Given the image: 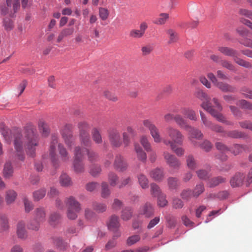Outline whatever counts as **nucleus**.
Instances as JSON below:
<instances>
[{
  "mask_svg": "<svg viewBox=\"0 0 252 252\" xmlns=\"http://www.w3.org/2000/svg\"><path fill=\"white\" fill-rule=\"evenodd\" d=\"M2 134L7 143H10L13 139L16 155L19 159L23 160L25 158L24 144L27 155L32 158L35 156L39 138L36 129L33 126H28L25 127L24 136L18 129L3 131Z\"/></svg>",
  "mask_w": 252,
  "mask_h": 252,
  "instance_id": "1",
  "label": "nucleus"
},
{
  "mask_svg": "<svg viewBox=\"0 0 252 252\" xmlns=\"http://www.w3.org/2000/svg\"><path fill=\"white\" fill-rule=\"evenodd\" d=\"M57 146L58 147L60 157L63 161H68L70 158L64 146L61 143H59L58 136L56 134H52L49 152L50 160L55 166L58 164L59 161L58 156L56 153Z\"/></svg>",
  "mask_w": 252,
  "mask_h": 252,
  "instance_id": "2",
  "label": "nucleus"
},
{
  "mask_svg": "<svg viewBox=\"0 0 252 252\" xmlns=\"http://www.w3.org/2000/svg\"><path fill=\"white\" fill-rule=\"evenodd\" d=\"M166 134L170 139L163 138V143L166 146H171V144L168 142L172 143L173 144L182 145L184 140V135L178 129L171 126H168L166 128Z\"/></svg>",
  "mask_w": 252,
  "mask_h": 252,
  "instance_id": "3",
  "label": "nucleus"
},
{
  "mask_svg": "<svg viewBox=\"0 0 252 252\" xmlns=\"http://www.w3.org/2000/svg\"><path fill=\"white\" fill-rule=\"evenodd\" d=\"M213 101L214 104L216 105V108H217V110H215V109H211L207 107V105L205 104H203L202 108L209 113L218 121L225 123L228 125H232L233 124L230 121H226L223 115L219 112L222 110V107L220 104L219 103L218 99L216 98H214L213 99Z\"/></svg>",
  "mask_w": 252,
  "mask_h": 252,
  "instance_id": "4",
  "label": "nucleus"
},
{
  "mask_svg": "<svg viewBox=\"0 0 252 252\" xmlns=\"http://www.w3.org/2000/svg\"><path fill=\"white\" fill-rule=\"evenodd\" d=\"M81 150L80 146L75 147L74 150L73 168L74 171L77 173H82L85 171L84 164L82 161L83 154L82 152H80Z\"/></svg>",
  "mask_w": 252,
  "mask_h": 252,
  "instance_id": "5",
  "label": "nucleus"
},
{
  "mask_svg": "<svg viewBox=\"0 0 252 252\" xmlns=\"http://www.w3.org/2000/svg\"><path fill=\"white\" fill-rule=\"evenodd\" d=\"M108 136L110 144L113 147L119 148L123 143L119 130L115 127H110L107 130Z\"/></svg>",
  "mask_w": 252,
  "mask_h": 252,
  "instance_id": "6",
  "label": "nucleus"
},
{
  "mask_svg": "<svg viewBox=\"0 0 252 252\" xmlns=\"http://www.w3.org/2000/svg\"><path fill=\"white\" fill-rule=\"evenodd\" d=\"M72 126L66 124L61 129V133L64 143L68 148H71L74 145L75 138L72 133Z\"/></svg>",
  "mask_w": 252,
  "mask_h": 252,
  "instance_id": "7",
  "label": "nucleus"
},
{
  "mask_svg": "<svg viewBox=\"0 0 252 252\" xmlns=\"http://www.w3.org/2000/svg\"><path fill=\"white\" fill-rule=\"evenodd\" d=\"M142 123L143 126L149 130L155 142L157 143L163 142V139L160 135L159 129L152 121L146 119L143 120Z\"/></svg>",
  "mask_w": 252,
  "mask_h": 252,
  "instance_id": "8",
  "label": "nucleus"
},
{
  "mask_svg": "<svg viewBox=\"0 0 252 252\" xmlns=\"http://www.w3.org/2000/svg\"><path fill=\"white\" fill-rule=\"evenodd\" d=\"M163 157L166 163L171 168L179 169L180 168L181 163L175 155L165 151L163 153Z\"/></svg>",
  "mask_w": 252,
  "mask_h": 252,
  "instance_id": "9",
  "label": "nucleus"
},
{
  "mask_svg": "<svg viewBox=\"0 0 252 252\" xmlns=\"http://www.w3.org/2000/svg\"><path fill=\"white\" fill-rule=\"evenodd\" d=\"M6 6H5L1 8V14L5 15L9 14L11 16L16 13L20 8V0H13L12 3V8H11V0H6Z\"/></svg>",
  "mask_w": 252,
  "mask_h": 252,
  "instance_id": "10",
  "label": "nucleus"
},
{
  "mask_svg": "<svg viewBox=\"0 0 252 252\" xmlns=\"http://www.w3.org/2000/svg\"><path fill=\"white\" fill-rule=\"evenodd\" d=\"M148 28L147 23L145 21L142 22L139 25V29H132L130 31L129 36L134 39L141 38L144 35Z\"/></svg>",
  "mask_w": 252,
  "mask_h": 252,
  "instance_id": "11",
  "label": "nucleus"
},
{
  "mask_svg": "<svg viewBox=\"0 0 252 252\" xmlns=\"http://www.w3.org/2000/svg\"><path fill=\"white\" fill-rule=\"evenodd\" d=\"M16 234L20 240H26L28 237V232L26 229V223L24 220H19L16 224Z\"/></svg>",
  "mask_w": 252,
  "mask_h": 252,
  "instance_id": "12",
  "label": "nucleus"
},
{
  "mask_svg": "<svg viewBox=\"0 0 252 252\" xmlns=\"http://www.w3.org/2000/svg\"><path fill=\"white\" fill-rule=\"evenodd\" d=\"M186 130L187 131L189 134V139L191 142V143L195 147H196L197 146V142L193 139H201L203 137V133L200 130L192 127L190 126V128H187Z\"/></svg>",
  "mask_w": 252,
  "mask_h": 252,
  "instance_id": "13",
  "label": "nucleus"
},
{
  "mask_svg": "<svg viewBox=\"0 0 252 252\" xmlns=\"http://www.w3.org/2000/svg\"><path fill=\"white\" fill-rule=\"evenodd\" d=\"M194 95L196 97L203 101L201 104V107L202 108L203 104H206L207 107L211 109H215V108H216V105L215 104V105L213 106L212 105L210 101V98L209 97L207 94L204 92L202 90H196L194 93Z\"/></svg>",
  "mask_w": 252,
  "mask_h": 252,
  "instance_id": "14",
  "label": "nucleus"
},
{
  "mask_svg": "<svg viewBox=\"0 0 252 252\" xmlns=\"http://www.w3.org/2000/svg\"><path fill=\"white\" fill-rule=\"evenodd\" d=\"M126 130L123 133V144L125 147L128 146L130 143L131 138H133L137 135L135 129L130 126H127Z\"/></svg>",
  "mask_w": 252,
  "mask_h": 252,
  "instance_id": "15",
  "label": "nucleus"
},
{
  "mask_svg": "<svg viewBox=\"0 0 252 252\" xmlns=\"http://www.w3.org/2000/svg\"><path fill=\"white\" fill-rule=\"evenodd\" d=\"M114 168L117 171L123 172L126 170L127 164L121 155H118L116 156L113 164Z\"/></svg>",
  "mask_w": 252,
  "mask_h": 252,
  "instance_id": "16",
  "label": "nucleus"
},
{
  "mask_svg": "<svg viewBox=\"0 0 252 252\" xmlns=\"http://www.w3.org/2000/svg\"><path fill=\"white\" fill-rule=\"evenodd\" d=\"M64 203L67 208L74 209L76 211H80L81 210V204L73 196L66 197Z\"/></svg>",
  "mask_w": 252,
  "mask_h": 252,
  "instance_id": "17",
  "label": "nucleus"
},
{
  "mask_svg": "<svg viewBox=\"0 0 252 252\" xmlns=\"http://www.w3.org/2000/svg\"><path fill=\"white\" fill-rule=\"evenodd\" d=\"M33 216L34 219L38 220L41 223L43 222L46 219L45 208L43 207L36 208L33 212Z\"/></svg>",
  "mask_w": 252,
  "mask_h": 252,
  "instance_id": "18",
  "label": "nucleus"
},
{
  "mask_svg": "<svg viewBox=\"0 0 252 252\" xmlns=\"http://www.w3.org/2000/svg\"><path fill=\"white\" fill-rule=\"evenodd\" d=\"M139 213L147 218L152 217L154 214V209L153 205L150 203H146L140 208Z\"/></svg>",
  "mask_w": 252,
  "mask_h": 252,
  "instance_id": "19",
  "label": "nucleus"
},
{
  "mask_svg": "<svg viewBox=\"0 0 252 252\" xmlns=\"http://www.w3.org/2000/svg\"><path fill=\"white\" fill-rule=\"evenodd\" d=\"M10 228L9 219L7 216L4 214H0V231H8Z\"/></svg>",
  "mask_w": 252,
  "mask_h": 252,
  "instance_id": "20",
  "label": "nucleus"
},
{
  "mask_svg": "<svg viewBox=\"0 0 252 252\" xmlns=\"http://www.w3.org/2000/svg\"><path fill=\"white\" fill-rule=\"evenodd\" d=\"M244 178L245 176L243 174L241 173H236L230 181L231 186L234 188L242 185Z\"/></svg>",
  "mask_w": 252,
  "mask_h": 252,
  "instance_id": "21",
  "label": "nucleus"
},
{
  "mask_svg": "<svg viewBox=\"0 0 252 252\" xmlns=\"http://www.w3.org/2000/svg\"><path fill=\"white\" fill-rule=\"evenodd\" d=\"M223 92L234 93L236 89L234 87L223 82L219 81L215 86Z\"/></svg>",
  "mask_w": 252,
  "mask_h": 252,
  "instance_id": "22",
  "label": "nucleus"
},
{
  "mask_svg": "<svg viewBox=\"0 0 252 252\" xmlns=\"http://www.w3.org/2000/svg\"><path fill=\"white\" fill-rule=\"evenodd\" d=\"M218 50L224 56L232 57L233 58L237 55L238 52L236 50L232 48L225 46L218 47Z\"/></svg>",
  "mask_w": 252,
  "mask_h": 252,
  "instance_id": "23",
  "label": "nucleus"
},
{
  "mask_svg": "<svg viewBox=\"0 0 252 252\" xmlns=\"http://www.w3.org/2000/svg\"><path fill=\"white\" fill-rule=\"evenodd\" d=\"M17 196V192L13 189H8L6 191L5 194V200L8 205L13 203Z\"/></svg>",
  "mask_w": 252,
  "mask_h": 252,
  "instance_id": "24",
  "label": "nucleus"
},
{
  "mask_svg": "<svg viewBox=\"0 0 252 252\" xmlns=\"http://www.w3.org/2000/svg\"><path fill=\"white\" fill-rule=\"evenodd\" d=\"M150 176L155 181H161L164 178L163 170L162 169L157 168L150 172Z\"/></svg>",
  "mask_w": 252,
  "mask_h": 252,
  "instance_id": "25",
  "label": "nucleus"
},
{
  "mask_svg": "<svg viewBox=\"0 0 252 252\" xmlns=\"http://www.w3.org/2000/svg\"><path fill=\"white\" fill-rule=\"evenodd\" d=\"M74 31V30L73 28H68L63 29L58 36L57 39V42L60 43L64 38L71 35L73 33Z\"/></svg>",
  "mask_w": 252,
  "mask_h": 252,
  "instance_id": "26",
  "label": "nucleus"
},
{
  "mask_svg": "<svg viewBox=\"0 0 252 252\" xmlns=\"http://www.w3.org/2000/svg\"><path fill=\"white\" fill-rule=\"evenodd\" d=\"M174 121L181 128L186 130L187 128H190V125L187 124V121L180 114H176Z\"/></svg>",
  "mask_w": 252,
  "mask_h": 252,
  "instance_id": "27",
  "label": "nucleus"
},
{
  "mask_svg": "<svg viewBox=\"0 0 252 252\" xmlns=\"http://www.w3.org/2000/svg\"><path fill=\"white\" fill-rule=\"evenodd\" d=\"M186 161L187 167L190 170H195L197 168L198 165L197 160L194 157L189 154L186 157Z\"/></svg>",
  "mask_w": 252,
  "mask_h": 252,
  "instance_id": "28",
  "label": "nucleus"
},
{
  "mask_svg": "<svg viewBox=\"0 0 252 252\" xmlns=\"http://www.w3.org/2000/svg\"><path fill=\"white\" fill-rule=\"evenodd\" d=\"M92 136L94 141L97 144L102 143V138L100 129L98 127H94L92 130Z\"/></svg>",
  "mask_w": 252,
  "mask_h": 252,
  "instance_id": "29",
  "label": "nucleus"
},
{
  "mask_svg": "<svg viewBox=\"0 0 252 252\" xmlns=\"http://www.w3.org/2000/svg\"><path fill=\"white\" fill-rule=\"evenodd\" d=\"M60 183L61 186L63 187H68L73 184L70 177L65 173H63L60 176Z\"/></svg>",
  "mask_w": 252,
  "mask_h": 252,
  "instance_id": "30",
  "label": "nucleus"
},
{
  "mask_svg": "<svg viewBox=\"0 0 252 252\" xmlns=\"http://www.w3.org/2000/svg\"><path fill=\"white\" fill-rule=\"evenodd\" d=\"M181 112L183 115H186L188 119L191 120L196 121L197 120V117L195 111L192 109L184 107L181 109Z\"/></svg>",
  "mask_w": 252,
  "mask_h": 252,
  "instance_id": "31",
  "label": "nucleus"
},
{
  "mask_svg": "<svg viewBox=\"0 0 252 252\" xmlns=\"http://www.w3.org/2000/svg\"><path fill=\"white\" fill-rule=\"evenodd\" d=\"M79 140L81 144L86 147L90 146L92 144L90 133H80Z\"/></svg>",
  "mask_w": 252,
  "mask_h": 252,
  "instance_id": "32",
  "label": "nucleus"
},
{
  "mask_svg": "<svg viewBox=\"0 0 252 252\" xmlns=\"http://www.w3.org/2000/svg\"><path fill=\"white\" fill-rule=\"evenodd\" d=\"M13 169L11 163L9 161L5 163L3 171V176L5 178L9 179L13 175Z\"/></svg>",
  "mask_w": 252,
  "mask_h": 252,
  "instance_id": "33",
  "label": "nucleus"
},
{
  "mask_svg": "<svg viewBox=\"0 0 252 252\" xmlns=\"http://www.w3.org/2000/svg\"><path fill=\"white\" fill-rule=\"evenodd\" d=\"M120 226L119 218L115 215L112 216L109 220L108 223V228L112 231L116 230Z\"/></svg>",
  "mask_w": 252,
  "mask_h": 252,
  "instance_id": "34",
  "label": "nucleus"
},
{
  "mask_svg": "<svg viewBox=\"0 0 252 252\" xmlns=\"http://www.w3.org/2000/svg\"><path fill=\"white\" fill-rule=\"evenodd\" d=\"M38 127L40 132L44 136H47L49 133V128L47 124L43 120H40L38 122Z\"/></svg>",
  "mask_w": 252,
  "mask_h": 252,
  "instance_id": "35",
  "label": "nucleus"
},
{
  "mask_svg": "<svg viewBox=\"0 0 252 252\" xmlns=\"http://www.w3.org/2000/svg\"><path fill=\"white\" fill-rule=\"evenodd\" d=\"M93 209L97 213H103L107 209L106 205L105 203L94 201L92 203Z\"/></svg>",
  "mask_w": 252,
  "mask_h": 252,
  "instance_id": "36",
  "label": "nucleus"
},
{
  "mask_svg": "<svg viewBox=\"0 0 252 252\" xmlns=\"http://www.w3.org/2000/svg\"><path fill=\"white\" fill-rule=\"evenodd\" d=\"M77 127L80 133H90V125L86 121H81L78 123Z\"/></svg>",
  "mask_w": 252,
  "mask_h": 252,
  "instance_id": "37",
  "label": "nucleus"
},
{
  "mask_svg": "<svg viewBox=\"0 0 252 252\" xmlns=\"http://www.w3.org/2000/svg\"><path fill=\"white\" fill-rule=\"evenodd\" d=\"M134 149L138 159L141 161H145L147 159V155L142 148L138 144H135Z\"/></svg>",
  "mask_w": 252,
  "mask_h": 252,
  "instance_id": "38",
  "label": "nucleus"
},
{
  "mask_svg": "<svg viewBox=\"0 0 252 252\" xmlns=\"http://www.w3.org/2000/svg\"><path fill=\"white\" fill-rule=\"evenodd\" d=\"M169 144H171V146H169L171 150L178 157H182L184 155L185 153V149L181 147H177V144H173L172 143L168 142Z\"/></svg>",
  "mask_w": 252,
  "mask_h": 252,
  "instance_id": "39",
  "label": "nucleus"
},
{
  "mask_svg": "<svg viewBox=\"0 0 252 252\" xmlns=\"http://www.w3.org/2000/svg\"><path fill=\"white\" fill-rule=\"evenodd\" d=\"M169 14L166 13H160L159 17L157 18L154 22L155 24L158 25H162L165 24L169 19Z\"/></svg>",
  "mask_w": 252,
  "mask_h": 252,
  "instance_id": "40",
  "label": "nucleus"
},
{
  "mask_svg": "<svg viewBox=\"0 0 252 252\" xmlns=\"http://www.w3.org/2000/svg\"><path fill=\"white\" fill-rule=\"evenodd\" d=\"M226 181V178L221 176H218L211 179L209 182V186L211 188L214 187L221 183L225 182Z\"/></svg>",
  "mask_w": 252,
  "mask_h": 252,
  "instance_id": "41",
  "label": "nucleus"
},
{
  "mask_svg": "<svg viewBox=\"0 0 252 252\" xmlns=\"http://www.w3.org/2000/svg\"><path fill=\"white\" fill-rule=\"evenodd\" d=\"M41 222L34 219L31 220L28 225V228L30 230H32L35 231H37L39 230L40 227Z\"/></svg>",
  "mask_w": 252,
  "mask_h": 252,
  "instance_id": "42",
  "label": "nucleus"
},
{
  "mask_svg": "<svg viewBox=\"0 0 252 252\" xmlns=\"http://www.w3.org/2000/svg\"><path fill=\"white\" fill-rule=\"evenodd\" d=\"M139 184L143 189H147L149 187V181L145 175L140 174L137 176Z\"/></svg>",
  "mask_w": 252,
  "mask_h": 252,
  "instance_id": "43",
  "label": "nucleus"
},
{
  "mask_svg": "<svg viewBox=\"0 0 252 252\" xmlns=\"http://www.w3.org/2000/svg\"><path fill=\"white\" fill-rule=\"evenodd\" d=\"M246 146L236 144L232 146L229 151H231L233 154L236 156L242 153L243 151L246 150Z\"/></svg>",
  "mask_w": 252,
  "mask_h": 252,
  "instance_id": "44",
  "label": "nucleus"
},
{
  "mask_svg": "<svg viewBox=\"0 0 252 252\" xmlns=\"http://www.w3.org/2000/svg\"><path fill=\"white\" fill-rule=\"evenodd\" d=\"M46 189L42 188L33 192V198L34 201H38L42 199L46 195Z\"/></svg>",
  "mask_w": 252,
  "mask_h": 252,
  "instance_id": "45",
  "label": "nucleus"
},
{
  "mask_svg": "<svg viewBox=\"0 0 252 252\" xmlns=\"http://www.w3.org/2000/svg\"><path fill=\"white\" fill-rule=\"evenodd\" d=\"M111 191L108 184L103 182L101 183V195L102 198H106L110 196Z\"/></svg>",
  "mask_w": 252,
  "mask_h": 252,
  "instance_id": "46",
  "label": "nucleus"
},
{
  "mask_svg": "<svg viewBox=\"0 0 252 252\" xmlns=\"http://www.w3.org/2000/svg\"><path fill=\"white\" fill-rule=\"evenodd\" d=\"M81 148L82 150L80 152H82V153H83V156L84 155L86 152L87 153L88 158L90 161L93 162L97 160L98 158V156L95 152L92 151H90L85 148Z\"/></svg>",
  "mask_w": 252,
  "mask_h": 252,
  "instance_id": "47",
  "label": "nucleus"
},
{
  "mask_svg": "<svg viewBox=\"0 0 252 252\" xmlns=\"http://www.w3.org/2000/svg\"><path fill=\"white\" fill-rule=\"evenodd\" d=\"M196 147H199L205 152H209L212 149L213 144L210 141L205 139L201 143L199 144L197 143V146Z\"/></svg>",
  "mask_w": 252,
  "mask_h": 252,
  "instance_id": "48",
  "label": "nucleus"
},
{
  "mask_svg": "<svg viewBox=\"0 0 252 252\" xmlns=\"http://www.w3.org/2000/svg\"><path fill=\"white\" fill-rule=\"evenodd\" d=\"M150 187L151 194L153 196L158 197L163 194L159 187L156 184L152 183L151 184Z\"/></svg>",
  "mask_w": 252,
  "mask_h": 252,
  "instance_id": "49",
  "label": "nucleus"
},
{
  "mask_svg": "<svg viewBox=\"0 0 252 252\" xmlns=\"http://www.w3.org/2000/svg\"><path fill=\"white\" fill-rule=\"evenodd\" d=\"M236 105L240 108L248 110H252V104L244 99H241L236 102Z\"/></svg>",
  "mask_w": 252,
  "mask_h": 252,
  "instance_id": "50",
  "label": "nucleus"
},
{
  "mask_svg": "<svg viewBox=\"0 0 252 252\" xmlns=\"http://www.w3.org/2000/svg\"><path fill=\"white\" fill-rule=\"evenodd\" d=\"M167 33L169 36V43H173L176 42L178 40V33L173 29H170L167 31Z\"/></svg>",
  "mask_w": 252,
  "mask_h": 252,
  "instance_id": "51",
  "label": "nucleus"
},
{
  "mask_svg": "<svg viewBox=\"0 0 252 252\" xmlns=\"http://www.w3.org/2000/svg\"><path fill=\"white\" fill-rule=\"evenodd\" d=\"M108 181L112 187H115L118 184L119 177L112 172H110L108 175Z\"/></svg>",
  "mask_w": 252,
  "mask_h": 252,
  "instance_id": "52",
  "label": "nucleus"
},
{
  "mask_svg": "<svg viewBox=\"0 0 252 252\" xmlns=\"http://www.w3.org/2000/svg\"><path fill=\"white\" fill-rule=\"evenodd\" d=\"M109 14L110 12L107 8L102 7L98 8V15L101 20H106L108 18Z\"/></svg>",
  "mask_w": 252,
  "mask_h": 252,
  "instance_id": "53",
  "label": "nucleus"
},
{
  "mask_svg": "<svg viewBox=\"0 0 252 252\" xmlns=\"http://www.w3.org/2000/svg\"><path fill=\"white\" fill-rule=\"evenodd\" d=\"M204 191V187L203 184L200 183L196 185L193 190H192L193 197L194 198L198 197Z\"/></svg>",
  "mask_w": 252,
  "mask_h": 252,
  "instance_id": "54",
  "label": "nucleus"
},
{
  "mask_svg": "<svg viewBox=\"0 0 252 252\" xmlns=\"http://www.w3.org/2000/svg\"><path fill=\"white\" fill-rule=\"evenodd\" d=\"M54 243V244L61 250H65L68 247L67 243L59 237L55 238Z\"/></svg>",
  "mask_w": 252,
  "mask_h": 252,
  "instance_id": "55",
  "label": "nucleus"
},
{
  "mask_svg": "<svg viewBox=\"0 0 252 252\" xmlns=\"http://www.w3.org/2000/svg\"><path fill=\"white\" fill-rule=\"evenodd\" d=\"M233 60L236 63L244 67L248 68L252 67V64L249 62L238 58V54L233 58Z\"/></svg>",
  "mask_w": 252,
  "mask_h": 252,
  "instance_id": "56",
  "label": "nucleus"
},
{
  "mask_svg": "<svg viewBox=\"0 0 252 252\" xmlns=\"http://www.w3.org/2000/svg\"><path fill=\"white\" fill-rule=\"evenodd\" d=\"M132 216V211L128 207H126L122 211L121 218L124 220H129Z\"/></svg>",
  "mask_w": 252,
  "mask_h": 252,
  "instance_id": "57",
  "label": "nucleus"
},
{
  "mask_svg": "<svg viewBox=\"0 0 252 252\" xmlns=\"http://www.w3.org/2000/svg\"><path fill=\"white\" fill-rule=\"evenodd\" d=\"M226 135L233 138H240L244 137L245 135L244 132L238 130L229 131L226 133Z\"/></svg>",
  "mask_w": 252,
  "mask_h": 252,
  "instance_id": "58",
  "label": "nucleus"
},
{
  "mask_svg": "<svg viewBox=\"0 0 252 252\" xmlns=\"http://www.w3.org/2000/svg\"><path fill=\"white\" fill-rule=\"evenodd\" d=\"M60 219V215L59 214L53 213L50 215L48 222L51 225L55 226L58 223Z\"/></svg>",
  "mask_w": 252,
  "mask_h": 252,
  "instance_id": "59",
  "label": "nucleus"
},
{
  "mask_svg": "<svg viewBox=\"0 0 252 252\" xmlns=\"http://www.w3.org/2000/svg\"><path fill=\"white\" fill-rule=\"evenodd\" d=\"M180 195L183 199L186 201H189L191 197H193L192 190L189 189L183 190Z\"/></svg>",
  "mask_w": 252,
  "mask_h": 252,
  "instance_id": "60",
  "label": "nucleus"
},
{
  "mask_svg": "<svg viewBox=\"0 0 252 252\" xmlns=\"http://www.w3.org/2000/svg\"><path fill=\"white\" fill-rule=\"evenodd\" d=\"M140 143L147 152L151 151L152 146L147 136H142L140 138Z\"/></svg>",
  "mask_w": 252,
  "mask_h": 252,
  "instance_id": "61",
  "label": "nucleus"
},
{
  "mask_svg": "<svg viewBox=\"0 0 252 252\" xmlns=\"http://www.w3.org/2000/svg\"><path fill=\"white\" fill-rule=\"evenodd\" d=\"M101 172V169L99 165H92L90 169L89 173L93 177H95L98 176Z\"/></svg>",
  "mask_w": 252,
  "mask_h": 252,
  "instance_id": "62",
  "label": "nucleus"
},
{
  "mask_svg": "<svg viewBox=\"0 0 252 252\" xmlns=\"http://www.w3.org/2000/svg\"><path fill=\"white\" fill-rule=\"evenodd\" d=\"M199 113L200 115L201 120L203 125L206 127L211 128V126L213 125V123L207 119V118L206 117V116L203 113L202 111H200Z\"/></svg>",
  "mask_w": 252,
  "mask_h": 252,
  "instance_id": "63",
  "label": "nucleus"
},
{
  "mask_svg": "<svg viewBox=\"0 0 252 252\" xmlns=\"http://www.w3.org/2000/svg\"><path fill=\"white\" fill-rule=\"evenodd\" d=\"M196 173L198 177L202 180H206L210 177L209 171L206 170L200 169L196 171Z\"/></svg>",
  "mask_w": 252,
  "mask_h": 252,
  "instance_id": "64",
  "label": "nucleus"
}]
</instances>
